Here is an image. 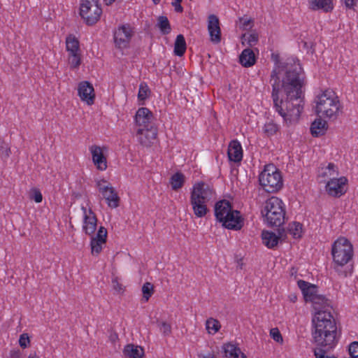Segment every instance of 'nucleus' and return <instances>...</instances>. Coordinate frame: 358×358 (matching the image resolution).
I'll use <instances>...</instances> for the list:
<instances>
[{
    "mask_svg": "<svg viewBox=\"0 0 358 358\" xmlns=\"http://www.w3.org/2000/svg\"><path fill=\"white\" fill-rule=\"evenodd\" d=\"M159 329L164 335H169L171 332V325L165 322H162L159 324Z\"/></svg>",
    "mask_w": 358,
    "mask_h": 358,
    "instance_id": "de8ad7c7",
    "label": "nucleus"
},
{
    "mask_svg": "<svg viewBox=\"0 0 358 358\" xmlns=\"http://www.w3.org/2000/svg\"><path fill=\"white\" fill-rule=\"evenodd\" d=\"M154 115L147 108H139L134 116V127L136 138L145 145H150L157 136V131L154 126Z\"/></svg>",
    "mask_w": 358,
    "mask_h": 358,
    "instance_id": "20e7f679",
    "label": "nucleus"
},
{
    "mask_svg": "<svg viewBox=\"0 0 358 358\" xmlns=\"http://www.w3.org/2000/svg\"><path fill=\"white\" fill-rule=\"evenodd\" d=\"M107 235V230L103 226H99L96 234L90 235V245L93 256H98L101 252L106 244Z\"/></svg>",
    "mask_w": 358,
    "mask_h": 358,
    "instance_id": "4468645a",
    "label": "nucleus"
},
{
    "mask_svg": "<svg viewBox=\"0 0 358 358\" xmlns=\"http://www.w3.org/2000/svg\"><path fill=\"white\" fill-rule=\"evenodd\" d=\"M222 350L225 358H248L238 344L226 343L222 345Z\"/></svg>",
    "mask_w": 358,
    "mask_h": 358,
    "instance_id": "aec40b11",
    "label": "nucleus"
},
{
    "mask_svg": "<svg viewBox=\"0 0 358 358\" xmlns=\"http://www.w3.org/2000/svg\"><path fill=\"white\" fill-rule=\"evenodd\" d=\"M349 358L358 357V342H352L348 347Z\"/></svg>",
    "mask_w": 358,
    "mask_h": 358,
    "instance_id": "37998d69",
    "label": "nucleus"
},
{
    "mask_svg": "<svg viewBox=\"0 0 358 358\" xmlns=\"http://www.w3.org/2000/svg\"><path fill=\"white\" fill-rule=\"evenodd\" d=\"M258 41L259 34L255 30H252L250 33L243 34L241 36V43L243 45L252 47L256 45Z\"/></svg>",
    "mask_w": 358,
    "mask_h": 358,
    "instance_id": "c756f323",
    "label": "nucleus"
},
{
    "mask_svg": "<svg viewBox=\"0 0 358 358\" xmlns=\"http://www.w3.org/2000/svg\"><path fill=\"white\" fill-rule=\"evenodd\" d=\"M313 341H315L313 340ZM314 343H315L316 345H317L319 347V348H315L314 351H313L314 356L315 358H337L334 355H328L327 353V352L324 349H322V348H327V350H332L336 346V345L334 348H330L328 347L319 345L315 342H314Z\"/></svg>",
    "mask_w": 358,
    "mask_h": 358,
    "instance_id": "c9c22d12",
    "label": "nucleus"
},
{
    "mask_svg": "<svg viewBox=\"0 0 358 358\" xmlns=\"http://www.w3.org/2000/svg\"><path fill=\"white\" fill-rule=\"evenodd\" d=\"M82 229L87 236L93 235L98 230L97 218L88 201L81 205Z\"/></svg>",
    "mask_w": 358,
    "mask_h": 358,
    "instance_id": "9b49d317",
    "label": "nucleus"
},
{
    "mask_svg": "<svg viewBox=\"0 0 358 358\" xmlns=\"http://www.w3.org/2000/svg\"><path fill=\"white\" fill-rule=\"evenodd\" d=\"M264 134L267 136H271L275 135L278 130V126L274 122L270 121L266 122L262 128Z\"/></svg>",
    "mask_w": 358,
    "mask_h": 358,
    "instance_id": "4c0bfd02",
    "label": "nucleus"
},
{
    "mask_svg": "<svg viewBox=\"0 0 358 358\" xmlns=\"http://www.w3.org/2000/svg\"><path fill=\"white\" fill-rule=\"evenodd\" d=\"M208 202L209 201L199 199L190 196V203L196 217H203L206 215Z\"/></svg>",
    "mask_w": 358,
    "mask_h": 358,
    "instance_id": "4be33fe9",
    "label": "nucleus"
},
{
    "mask_svg": "<svg viewBox=\"0 0 358 358\" xmlns=\"http://www.w3.org/2000/svg\"><path fill=\"white\" fill-rule=\"evenodd\" d=\"M313 110L319 117L327 120L338 118L342 110V105L336 92L332 89L325 88L318 90L314 96Z\"/></svg>",
    "mask_w": 358,
    "mask_h": 358,
    "instance_id": "7ed1b4c3",
    "label": "nucleus"
},
{
    "mask_svg": "<svg viewBox=\"0 0 358 358\" xmlns=\"http://www.w3.org/2000/svg\"><path fill=\"white\" fill-rule=\"evenodd\" d=\"M187 49L185 39L182 34H178L174 43V54L178 57H182Z\"/></svg>",
    "mask_w": 358,
    "mask_h": 358,
    "instance_id": "2f4dec72",
    "label": "nucleus"
},
{
    "mask_svg": "<svg viewBox=\"0 0 358 358\" xmlns=\"http://www.w3.org/2000/svg\"><path fill=\"white\" fill-rule=\"evenodd\" d=\"M327 119L317 117L310 124V131L313 137L324 136L328 130Z\"/></svg>",
    "mask_w": 358,
    "mask_h": 358,
    "instance_id": "412c9836",
    "label": "nucleus"
},
{
    "mask_svg": "<svg viewBox=\"0 0 358 358\" xmlns=\"http://www.w3.org/2000/svg\"><path fill=\"white\" fill-rule=\"evenodd\" d=\"M155 4H158L161 0H152Z\"/></svg>",
    "mask_w": 358,
    "mask_h": 358,
    "instance_id": "4d7b16f0",
    "label": "nucleus"
},
{
    "mask_svg": "<svg viewBox=\"0 0 358 358\" xmlns=\"http://www.w3.org/2000/svg\"><path fill=\"white\" fill-rule=\"evenodd\" d=\"M348 182V180L345 176L335 177L327 181L325 185V190L329 196L340 197L347 192Z\"/></svg>",
    "mask_w": 358,
    "mask_h": 358,
    "instance_id": "ddd939ff",
    "label": "nucleus"
},
{
    "mask_svg": "<svg viewBox=\"0 0 358 358\" xmlns=\"http://www.w3.org/2000/svg\"><path fill=\"white\" fill-rule=\"evenodd\" d=\"M89 152L95 168L98 171H105L108 169V147L94 144L89 147Z\"/></svg>",
    "mask_w": 358,
    "mask_h": 358,
    "instance_id": "9d476101",
    "label": "nucleus"
},
{
    "mask_svg": "<svg viewBox=\"0 0 358 358\" xmlns=\"http://www.w3.org/2000/svg\"><path fill=\"white\" fill-rule=\"evenodd\" d=\"M236 24L241 29L246 31L252 29L254 24V21L251 17L243 16L238 18Z\"/></svg>",
    "mask_w": 358,
    "mask_h": 358,
    "instance_id": "e433bc0d",
    "label": "nucleus"
},
{
    "mask_svg": "<svg viewBox=\"0 0 358 358\" xmlns=\"http://www.w3.org/2000/svg\"><path fill=\"white\" fill-rule=\"evenodd\" d=\"M184 182L185 176L180 172L174 173L170 178V185L171 188L174 190L181 188L183 186Z\"/></svg>",
    "mask_w": 358,
    "mask_h": 358,
    "instance_id": "473e14b6",
    "label": "nucleus"
},
{
    "mask_svg": "<svg viewBox=\"0 0 358 358\" xmlns=\"http://www.w3.org/2000/svg\"><path fill=\"white\" fill-rule=\"evenodd\" d=\"M345 6L348 8H353L355 5V0H344Z\"/></svg>",
    "mask_w": 358,
    "mask_h": 358,
    "instance_id": "3c124183",
    "label": "nucleus"
},
{
    "mask_svg": "<svg viewBox=\"0 0 358 358\" xmlns=\"http://www.w3.org/2000/svg\"><path fill=\"white\" fill-rule=\"evenodd\" d=\"M10 356L11 358H22V353L20 350L14 349L10 352Z\"/></svg>",
    "mask_w": 358,
    "mask_h": 358,
    "instance_id": "8fccbe9b",
    "label": "nucleus"
},
{
    "mask_svg": "<svg viewBox=\"0 0 358 358\" xmlns=\"http://www.w3.org/2000/svg\"><path fill=\"white\" fill-rule=\"evenodd\" d=\"M78 96L80 101L87 106H92L96 99L93 85L89 81H81L78 84Z\"/></svg>",
    "mask_w": 358,
    "mask_h": 358,
    "instance_id": "dca6fc26",
    "label": "nucleus"
},
{
    "mask_svg": "<svg viewBox=\"0 0 358 358\" xmlns=\"http://www.w3.org/2000/svg\"><path fill=\"white\" fill-rule=\"evenodd\" d=\"M353 246L345 237L338 238L332 244L331 255L334 264L338 266L346 265L353 257Z\"/></svg>",
    "mask_w": 358,
    "mask_h": 358,
    "instance_id": "6e6552de",
    "label": "nucleus"
},
{
    "mask_svg": "<svg viewBox=\"0 0 358 358\" xmlns=\"http://www.w3.org/2000/svg\"><path fill=\"white\" fill-rule=\"evenodd\" d=\"M112 286L113 289L117 294H122L124 292V286L120 282L117 278H113L112 279Z\"/></svg>",
    "mask_w": 358,
    "mask_h": 358,
    "instance_id": "a18cd8bd",
    "label": "nucleus"
},
{
    "mask_svg": "<svg viewBox=\"0 0 358 358\" xmlns=\"http://www.w3.org/2000/svg\"><path fill=\"white\" fill-rule=\"evenodd\" d=\"M308 3L313 10L329 12L334 8L333 0H308Z\"/></svg>",
    "mask_w": 358,
    "mask_h": 358,
    "instance_id": "bb28decb",
    "label": "nucleus"
},
{
    "mask_svg": "<svg viewBox=\"0 0 358 358\" xmlns=\"http://www.w3.org/2000/svg\"><path fill=\"white\" fill-rule=\"evenodd\" d=\"M19 345L22 348L25 349L27 348L31 343L30 338L28 334L23 333L22 334L18 340Z\"/></svg>",
    "mask_w": 358,
    "mask_h": 358,
    "instance_id": "79ce46f5",
    "label": "nucleus"
},
{
    "mask_svg": "<svg viewBox=\"0 0 358 358\" xmlns=\"http://www.w3.org/2000/svg\"><path fill=\"white\" fill-rule=\"evenodd\" d=\"M281 236L275 232L271 231H263L262 232V239L263 244L269 249H272L278 245Z\"/></svg>",
    "mask_w": 358,
    "mask_h": 358,
    "instance_id": "b1692460",
    "label": "nucleus"
},
{
    "mask_svg": "<svg viewBox=\"0 0 358 358\" xmlns=\"http://www.w3.org/2000/svg\"><path fill=\"white\" fill-rule=\"evenodd\" d=\"M28 358H39L36 352H31L29 353Z\"/></svg>",
    "mask_w": 358,
    "mask_h": 358,
    "instance_id": "864d4df0",
    "label": "nucleus"
},
{
    "mask_svg": "<svg viewBox=\"0 0 358 358\" xmlns=\"http://www.w3.org/2000/svg\"><path fill=\"white\" fill-rule=\"evenodd\" d=\"M228 157L229 160L238 162L242 160L243 149L238 141H232L228 148Z\"/></svg>",
    "mask_w": 358,
    "mask_h": 358,
    "instance_id": "5701e85b",
    "label": "nucleus"
},
{
    "mask_svg": "<svg viewBox=\"0 0 358 358\" xmlns=\"http://www.w3.org/2000/svg\"><path fill=\"white\" fill-rule=\"evenodd\" d=\"M106 199V203L108 207L111 208H116L119 206L120 197L115 191V188L111 186L109 189L101 194Z\"/></svg>",
    "mask_w": 358,
    "mask_h": 358,
    "instance_id": "a878e982",
    "label": "nucleus"
},
{
    "mask_svg": "<svg viewBox=\"0 0 358 358\" xmlns=\"http://www.w3.org/2000/svg\"><path fill=\"white\" fill-rule=\"evenodd\" d=\"M285 204L277 196L268 198L264 203L262 214L264 222L271 226L279 227L285 222Z\"/></svg>",
    "mask_w": 358,
    "mask_h": 358,
    "instance_id": "423d86ee",
    "label": "nucleus"
},
{
    "mask_svg": "<svg viewBox=\"0 0 358 358\" xmlns=\"http://www.w3.org/2000/svg\"><path fill=\"white\" fill-rule=\"evenodd\" d=\"M102 13L98 0H81L80 3V15L86 24H95Z\"/></svg>",
    "mask_w": 358,
    "mask_h": 358,
    "instance_id": "1a4fd4ad",
    "label": "nucleus"
},
{
    "mask_svg": "<svg viewBox=\"0 0 358 358\" xmlns=\"http://www.w3.org/2000/svg\"><path fill=\"white\" fill-rule=\"evenodd\" d=\"M9 152H10V150L8 148H6V155L8 156L9 155Z\"/></svg>",
    "mask_w": 358,
    "mask_h": 358,
    "instance_id": "6e6d98bb",
    "label": "nucleus"
},
{
    "mask_svg": "<svg viewBox=\"0 0 358 358\" xmlns=\"http://www.w3.org/2000/svg\"><path fill=\"white\" fill-rule=\"evenodd\" d=\"M96 187L101 194L106 192L109 187L112 185L111 184L104 178H99L95 180Z\"/></svg>",
    "mask_w": 358,
    "mask_h": 358,
    "instance_id": "ea45409f",
    "label": "nucleus"
},
{
    "mask_svg": "<svg viewBox=\"0 0 358 358\" xmlns=\"http://www.w3.org/2000/svg\"><path fill=\"white\" fill-rule=\"evenodd\" d=\"M338 169L333 163L322 165L318 170V180L320 182H325L338 176Z\"/></svg>",
    "mask_w": 358,
    "mask_h": 358,
    "instance_id": "6ab92c4d",
    "label": "nucleus"
},
{
    "mask_svg": "<svg viewBox=\"0 0 358 358\" xmlns=\"http://www.w3.org/2000/svg\"><path fill=\"white\" fill-rule=\"evenodd\" d=\"M66 50L68 52V62L71 69L78 68L81 63L80 43L74 35H69L66 38Z\"/></svg>",
    "mask_w": 358,
    "mask_h": 358,
    "instance_id": "f8f14e48",
    "label": "nucleus"
},
{
    "mask_svg": "<svg viewBox=\"0 0 358 358\" xmlns=\"http://www.w3.org/2000/svg\"><path fill=\"white\" fill-rule=\"evenodd\" d=\"M131 36L132 30L129 25L119 27L114 32L115 45L122 50L128 48Z\"/></svg>",
    "mask_w": 358,
    "mask_h": 358,
    "instance_id": "f3484780",
    "label": "nucleus"
},
{
    "mask_svg": "<svg viewBox=\"0 0 358 358\" xmlns=\"http://www.w3.org/2000/svg\"><path fill=\"white\" fill-rule=\"evenodd\" d=\"M30 198L36 203H41L43 200V195L39 189L33 188L30 192Z\"/></svg>",
    "mask_w": 358,
    "mask_h": 358,
    "instance_id": "c03bdc74",
    "label": "nucleus"
},
{
    "mask_svg": "<svg viewBox=\"0 0 358 358\" xmlns=\"http://www.w3.org/2000/svg\"><path fill=\"white\" fill-rule=\"evenodd\" d=\"M114 1H115V0H103V2H104V3H105V4H106V5H110V4H112Z\"/></svg>",
    "mask_w": 358,
    "mask_h": 358,
    "instance_id": "5fc2aeb1",
    "label": "nucleus"
},
{
    "mask_svg": "<svg viewBox=\"0 0 358 358\" xmlns=\"http://www.w3.org/2000/svg\"><path fill=\"white\" fill-rule=\"evenodd\" d=\"M198 358H217L214 351L201 350L197 353Z\"/></svg>",
    "mask_w": 358,
    "mask_h": 358,
    "instance_id": "49530a36",
    "label": "nucleus"
},
{
    "mask_svg": "<svg viewBox=\"0 0 358 358\" xmlns=\"http://www.w3.org/2000/svg\"><path fill=\"white\" fill-rule=\"evenodd\" d=\"M205 327L209 335L214 336L220 330L222 325L219 320L214 317H209L206 320Z\"/></svg>",
    "mask_w": 358,
    "mask_h": 358,
    "instance_id": "7c9ffc66",
    "label": "nucleus"
},
{
    "mask_svg": "<svg viewBox=\"0 0 358 358\" xmlns=\"http://www.w3.org/2000/svg\"><path fill=\"white\" fill-rule=\"evenodd\" d=\"M240 63L245 67H250L255 64L256 58L254 52L249 48L243 50L239 57Z\"/></svg>",
    "mask_w": 358,
    "mask_h": 358,
    "instance_id": "c85d7f7f",
    "label": "nucleus"
},
{
    "mask_svg": "<svg viewBox=\"0 0 358 358\" xmlns=\"http://www.w3.org/2000/svg\"><path fill=\"white\" fill-rule=\"evenodd\" d=\"M182 1H173L171 2V4L173 6L174 10L176 12L181 13L183 10V8H182V7L181 6V2Z\"/></svg>",
    "mask_w": 358,
    "mask_h": 358,
    "instance_id": "09e8293b",
    "label": "nucleus"
},
{
    "mask_svg": "<svg viewBox=\"0 0 358 358\" xmlns=\"http://www.w3.org/2000/svg\"><path fill=\"white\" fill-rule=\"evenodd\" d=\"M274 66L271 75L272 98L275 111L287 125L296 124L304 108L305 76L297 59L284 60L271 54Z\"/></svg>",
    "mask_w": 358,
    "mask_h": 358,
    "instance_id": "f257e3e1",
    "label": "nucleus"
},
{
    "mask_svg": "<svg viewBox=\"0 0 358 358\" xmlns=\"http://www.w3.org/2000/svg\"><path fill=\"white\" fill-rule=\"evenodd\" d=\"M288 298L289 301L292 303H295L297 301V296L295 294H290Z\"/></svg>",
    "mask_w": 358,
    "mask_h": 358,
    "instance_id": "603ef678",
    "label": "nucleus"
},
{
    "mask_svg": "<svg viewBox=\"0 0 358 358\" xmlns=\"http://www.w3.org/2000/svg\"><path fill=\"white\" fill-rule=\"evenodd\" d=\"M215 216L222 226L227 229L238 231L244 224V218L241 212L232 208L227 200H222L215 206Z\"/></svg>",
    "mask_w": 358,
    "mask_h": 358,
    "instance_id": "39448f33",
    "label": "nucleus"
},
{
    "mask_svg": "<svg viewBox=\"0 0 358 358\" xmlns=\"http://www.w3.org/2000/svg\"><path fill=\"white\" fill-rule=\"evenodd\" d=\"M269 336L273 339L274 342L279 345H282L284 343V339L282 334L280 330L277 327L271 328L269 331Z\"/></svg>",
    "mask_w": 358,
    "mask_h": 358,
    "instance_id": "a19ab883",
    "label": "nucleus"
},
{
    "mask_svg": "<svg viewBox=\"0 0 358 358\" xmlns=\"http://www.w3.org/2000/svg\"><path fill=\"white\" fill-rule=\"evenodd\" d=\"M123 354L128 358H143L144 350L141 346L128 344L124 346Z\"/></svg>",
    "mask_w": 358,
    "mask_h": 358,
    "instance_id": "cd10ccee",
    "label": "nucleus"
},
{
    "mask_svg": "<svg viewBox=\"0 0 358 358\" xmlns=\"http://www.w3.org/2000/svg\"><path fill=\"white\" fill-rule=\"evenodd\" d=\"M297 285L306 302L311 303L315 310L311 320L313 339L319 345L334 348L338 342V336L327 299L319 293L315 285L299 280Z\"/></svg>",
    "mask_w": 358,
    "mask_h": 358,
    "instance_id": "f03ea898",
    "label": "nucleus"
},
{
    "mask_svg": "<svg viewBox=\"0 0 358 358\" xmlns=\"http://www.w3.org/2000/svg\"><path fill=\"white\" fill-rule=\"evenodd\" d=\"M259 185L267 192H276L283 185L281 173L273 164H267L259 176Z\"/></svg>",
    "mask_w": 358,
    "mask_h": 358,
    "instance_id": "0eeeda50",
    "label": "nucleus"
},
{
    "mask_svg": "<svg viewBox=\"0 0 358 358\" xmlns=\"http://www.w3.org/2000/svg\"><path fill=\"white\" fill-rule=\"evenodd\" d=\"M143 300L147 302L154 292L153 285L150 282H145L142 287Z\"/></svg>",
    "mask_w": 358,
    "mask_h": 358,
    "instance_id": "58836bf2",
    "label": "nucleus"
},
{
    "mask_svg": "<svg viewBox=\"0 0 358 358\" xmlns=\"http://www.w3.org/2000/svg\"><path fill=\"white\" fill-rule=\"evenodd\" d=\"M285 232L294 239H300L304 233L303 226L299 222H291L287 226Z\"/></svg>",
    "mask_w": 358,
    "mask_h": 358,
    "instance_id": "393cba45",
    "label": "nucleus"
},
{
    "mask_svg": "<svg viewBox=\"0 0 358 358\" xmlns=\"http://www.w3.org/2000/svg\"><path fill=\"white\" fill-rule=\"evenodd\" d=\"M191 196L201 200L210 201L215 197V192L212 186L202 182H195L191 189Z\"/></svg>",
    "mask_w": 358,
    "mask_h": 358,
    "instance_id": "2eb2a0df",
    "label": "nucleus"
},
{
    "mask_svg": "<svg viewBox=\"0 0 358 358\" xmlns=\"http://www.w3.org/2000/svg\"><path fill=\"white\" fill-rule=\"evenodd\" d=\"M150 95V90L145 83H141L139 85L138 92V101L140 104H143L145 100H146Z\"/></svg>",
    "mask_w": 358,
    "mask_h": 358,
    "instance_id": "72a5a7b5",
    "label": "nucleus"
},
{
    "mask_svg": "<svg viewBox=\"0 0 358 358\" xmlns=\"http://www.w3.org/2000/svg\"><path fill=\"white\" fill-rule=\"evenodd\" d=\"M157 26L163 34H168L171 32V25L166 16H159L158 17Z\"/></svg>",
    "mask_w": 358,
    "mask_h": 358,
    "instance_id": "f704fd0d",
    "label": "nucleus"
},
{
    "mask_svg": "<svg viewBox=\"0 0 358 358\" xmlns=\"http://www.w3.org/2000/svg\"><path fill=\"white\" fill-rule=\"evenodd\" d=\"M207 29L210 41L213 44H218L221 42L222 34L218 17L213 14L208 17Z\"/></svg>",
    "mask_w": 358,
    "mask_h": 358,
    "instance_id": "a211bd4d",
    "label": "nucleus"
}]
</instances>
